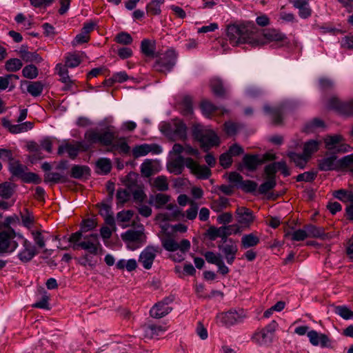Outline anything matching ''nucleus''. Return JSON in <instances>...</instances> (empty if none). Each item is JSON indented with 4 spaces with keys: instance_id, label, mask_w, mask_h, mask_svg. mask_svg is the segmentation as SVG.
Instances as JSON below:
<instances>
[{
    "instance_id": "1",
    "label": "nucleus",
    "mask_w": 353,
    "mask_h": 353,
    "mask_svg": "<svg viewBox=\"0 0 353 353\" xmlns=\"http://www.w3.org/2000/svg\"><path fill=\"white\" fill-rule=\"evenodd\" d=\"M255 26L252 22L229 25L227 28V36L232 46L248 43L257 46L259 41L254 32Z\"/></svg>"
},
{
    "instance_id": "16",
    "label": "nucleus",
    "mask_w": 353,
    "mask_h": 353,
    "mask_svg": "<svg viewBox=\"0 0 353 353\" xmlns=\"http://www.w3.org/2000/svg\"><path fill=\"white\" fill-rule=\"evenodd\" d=\"M19 238L22 240V248L19 252L17 257L22 263H28L30 261L38 252L35 245L30 241L23 236H19Z\"/></svg>"
},
{
    "instance_id": "11",
    "label": "nucleus",
    "mask_w": 353,
    "mask_h": 353,
    "mask_svg": "<svg viewBox=\"0 0 353 353\" xmlns=\"http://www.w3.org/2000/svg\"><path fill=\"white\" fill-rule=\"evenodd\" d=\"M218 248L224 255L227 263L232 265L238 252L236 241L232 239H225L223 243L218 245Z\"/></svg>"
},
{
    "instance_id": "31",
    "label": "nucleus",
    "mask_w": 353,
    "mask_h": 353,
    "mask_svg": "<svg viewBox=\"0 0 353 353\" xmlns=\"http://www.w3.org/2000/svg\"><path fill=\"white\" fill-rule=\"evenodd\" d=\"M155 42L149 39H143L141 43V52L147 57L154 58L155 54Z\"/></svg>"
},
{
    "instance_id": "33",
    "label": "nucleus",
    "mask_w": 353,
    "mask_h": 353,
    "mask_svg": "<svg viewBox=\"0 0 353 353\" xmlns=\"http://www.w3.org/2000/svg\"><path fill=\"white\" fill-rule=\"evenodd\" d=\"M273 336L265 332L263 329L256 333L253 337L252 340L254 343L259 345H267L272 343Z\"/></svg>"
},
{
    "instance_id": "64",
    "label": "nucleus",
    "mask_w": 353,
    "mask_h": 353,
    "mask_svg": "<svg viewBox=\"0 0 353 353\" xmlns=\"http://www.w3.org/2000/svg\"><path fill=\"white\" fill-rule=\"evenodd\" d=\"M334 199H353V192L350 190L340 189L332 192Z\"/></svg>"
},
{
    "instance_id": "23",
    "label": "nucleus",
    "mask_w": 353,
    "mask_h": 353,
    "mask_svg": "<svg viewBox=\"0 0 353 353\" xmlns=\"http://www.w3.org/2000/svg\"><path fill=\"white\" fill-rule=\"evenodd\" d=\"M236 219L242 226L249 227L254 221V217L250 209L241 207L236 209Z\"/></svg>"
},
{
    "instance_id": "53",
    "label": "nucleus",
    "mask_w": 353,
    "mask_h": 353,
    "mask_svg": "<svg viewBox=\"0 0 353 353\" xmlns=\"http://www.w3.org/2000/svg\"><path fill=\"white\" fill-rule=\"evenodd\" d=\"M22 74L25 78L34 79L38 77L39 71L34 65L30 64L23 68Z\"/></svg>"
},
{
    "instance_id": "32",
    "label": "nucleus",
    "mask_w": 353,
    "mask_h": 353,
    "mask_svg": "<svg viewBox=\"0 0 353 353\" xmlns=\"http://www.w3.org/2000/svg\"><path fill=\"white\" fill-rule=\"evenodd\" d=\"M83 53L81 52H70L67 53L65 57V68H75L77 67L82 61V57Z\"/></svg>"
},
{
    "instance_id": "44",
    "label": "nucleus",
    "mask_w": 353,
    "mask_h": 353,
    "mask_svg": "<svg viewBox=\"0 0 353 353\" xmlns=\"http://www.w3.org/2000/svg\"><path fill=\"white\" fill-rule=\"evenodd\" d=\"M79 150V148L78 146L66 143L59 147L58 154H62L64 152H67L70 158L74 159L77 156Z\"/></svg>"
},
{
    "instance_id": "40",
    "label": "nucleus",
    "mask_w": 353,
    "mask_h": 353,
    "mask_svg": "<svg viewBox=\"0 0 353 353\" xmlns=\"http://www.w3.org/2000/svg\"><path fill=\"white\" fill-rule=\"evenodd\" d=\"M259 243V238L252 233L245 234L241 238V247L244 249L256 246Z\"/></svg>"
},
{
    "instance_id": "56",
    "label": "nucleus",
    "mask_w": 353,
    "mask_h": 353,
    "mask_svg": "<svg viewBox=\"0 0 353 353\" xmlns=\"http://www.w3.org/2000/svg\"><path fill=\"white\" fill-rule=\"evenodd\" d=\"M14 20L18 24L22 25V29L23 30H29L32 25V20L28 19L22 13H19L15 17Z\"/></svg>"
},
{
    "instance_id": "20",
    "label": "nucleus",
    "mask_w": 353,
    "mask_h": 353,
    "mask_svg": "<svg viewBox=\"0 0 353 353\" xmlns=\"http://www.w3.org/2000/svg\"><path fill=\"white\" fill-rule=\"evenodd\" d=\"M170 300L168 298L156 303L150 310V316L153 318H161L172 311L169 306Z\"/></svg>"
},
{
    "instance_id": "42",
    "label": "nucleus",
    "mask_w": 353,
    "mask_h": 353,
    "mask_svg": "<svg viewBox=\"0 0 353 353\" xmlns=\"http://www.w3.org/2000/svg\"><path fill=\"white\" fill-rule=\"evenodd\" d=\"M44 85L41 81H30L29 82L27 91L32 97H39L43 90Z\"/></svg>"
},
{
    "instance_id": "38",
    "label": "nucleus",
    "mask_w": 353,
    "mask_h": 353,
    "mask_svg": "<svg viewBox=\"0 0 353 353\" xmlns=\"http://www.w3.org/2000/svg\"><path fill=\"white\" fill-rule=\"evenodd\" d=\"M210 86L213 93L219 97H223L226 92L222 81L219 78H213L210 81Z\"/></svg>"
},
{
    "instance_id": "47",
    "label": "nucleus",
    "mask_w": 353,
    "mask_h": 353,
    "mask_svg": "<svg viewBox=\"0 0 353 353\" xmlns=\"http://www.w3.org/2000/svg\"><path fill=\"white\" fill-rule=\"evenodd\" d=\"M129 79L128 75L125 71H121L114 73L112 77L105 81V84L111 86L114 83H123Z\"/></svg>"
},
{
    "instance_id": "9",
    "label": "nucleus",
    "mask_w": 353,
    "mask_h": 353,
    "mask_svg": "<svg viewBox=\"0 0 353 353\" xmlns=\"http://www.w3.org/2000/svg\"><path fill=\"white\" fill-rule=\"evenodd\" d=\"M218 318L223 325L230 327L243 322L247 318V314L243 309H231L221 313Z\"/></svg>"
},
{
    "instance_id": "30",
    "label": "nucleus",
    "mask_w": 353,
    "mask_h": 353,
    "mask_svg": "<svg viewBox=\"0 0 353 353\" xmlns=\"http://www.w3.org/2000/svg\"><path fill=\"white\" fill-rule=\"evenodd\" d=\"M31 233L34 243L40 248L46 246V241L50 236V234L45 230H33Z\"/></svg>"
},
{
    "instance_id": "27",
    "label": "nucleus",
    "mask_w": 353,
    "mask_h": 353,
    "mask_svg": "<svg viewBox=\"0 0 353 353\" xmlns=\"http://www.w3.org/2000/svg\"><path fill=\"white\" fill-rule=\"evenodd\" d=\"M186 160L182 156H178L168 164V170L170 172L175 174H180L183 169L184 165L186 166Z\"/></svg>"
},
{
    "instance_id": "51",
    "label": "nucleus",
    "mask_w": 353,
    "mask_h": 353,
    "mask_svg": "<svg viewBox=\"0 0 353 353\" xmlns=\"http://www.w3.org/2000/svg\"><path fill=\"white\" fill-rule=\"evenodd\" d=\"M290 159L294 162L296 166L304 168L309 158L305 156L304 154H300L295 152H291L289 154Z\"/></svg>"
},
{
    "instance_id": "6",
    "label": "nucleus",
    "mask_w": 353,
    "mask_h": 353,
    "mask_svg": "<svg viewBox=\"0 0 353 353\" xmlns=\"http://www.w3.org/2000/svg\"><path fill=\"white\" fill-rule=\"evenodd\" d=\"M123 241L127 248L131 250H135L143 246L146 242V236L143 226L137 230L130 229L121 234Z\"/></svg>"
},
{
    "instance_id": "10",
    "label": "nucleus",
    "mask_w": 353,
    "mask_h": 353,
    "mask_svg": "<svg viewBox=\"0 0 353 353\" xmlns=\"http://www.w3.org/2000/svg\"><path fill=\"white\" fill-rule=\"evenodd\" d=\"M228 181L246 192H255L258 190L256 182L250 180L243 181L242 176L236 172L229 174Z\"/></svg>"
},
{
    "instance_id": "24",
    "label": "nucleus",
    "mask_w": 353,
    "mask_h": 353,
    "mask_svg": "<svg viewBox=\"0 0 353 353\" xmlns=\"http://www.w3.org/2000/svg\"><path fill=\"white\" fill-rule=\"evenodd\" d=\"M278 170H280L283 176H288L290 174L285 161H279L270 163L265 167V174L274 175Z\"/></svg>"
},
{
    "instance_id": "13",
    "label": "nucleus",
    "mask_w": 353,
    "mask_h": 353,
    "mask_svg": "<svg viewBox=\"0 0 353 353\" xmlns=\"http://www.w3.org/2000/svg\"><path fill=\"white\" fill-rule=\"evenodd\" d=\"M132 196L133 199H145V194L143 188L137 184L132 183L125 188H120L117 192V199H127Z\"/></svg>"
},
{
    "instance_id": "17",
    "label": "nucleus",
    "mask_w": 353,
    "mask_h": 353,
    "mask_svg": "<svg viewBox=\"0 0 353 353\" xmlns=\"http://www.w3.org/2000/svg\"><path fill=\"white\" fill-rule=\"evenodd\" d=\"M342 140L341 135L327 136L324 139L325 148L332 153L348 152L350 146L341 143Z\"/></svg>"
},
{
    "instance_id": "52",
    "label": "nucleus",
    "mask_w": 353,
    "mask_h": 353,
    "mask_svg": "<svg viewBox=\"0 0 353 353\" xmlns=\"http://www.w3.org/2000/svg\"><path fill=\"white\" fill-rule=\"evenodd\" d=\"M152 185L159 191L167 190L168 188V180L164 176H159L152 181Z\"/></svg>"
},
{
    "instance_id": "57",
    "label": "nucleus",
    "mask_w": 353,
    "mask_h": 353,
    "mask_svg": "<svg viewBox=\"0 0 353 353\" xmlns=\"http://www.w3.org/2000/svg\"><path fill=\"white\" fill-rule=\"evenodd\" d=\"M201 110L206 117H210L213 112L217 110V108L211 102L203 101L201 104Z\"/></svg>"
},
{
    "instance_id": "12",
    "label": "nucleus",
    "mask_w": 353,
    "mask_h": 353,
    "mask_svg": "<svg viewBox=\"0 0 353 353\" xmlns=\"http://www.w3.org/2000/svg\"><path fill=\"white\" fill-rule=\"evenodd\" d=\"M263 39L257 41H259L258 46L264 45L270 42L276 43L279 46H283L287 43V37L285 34L282 33L279 30L268 29L263 31Z\"/></svg>"
},
{
    "instance_id": "34",
    "label": "nucleus",
    "mask_w": 353,
    "mask_h": 353,
    "mask_svg": "<svg viewBox=\"0 0 353 353\" xmlns=\"http://www.w3.org/2000/svg\"><path fill=\"white\" fill-rule=\"evenodd\" d=\"M111 168L112 163L108 158H100L96 162V172L99 174H108Z\"/></svg>"
},
{
    "instance_id": "25",
    "label": "nucleus",
    "mask_w": 353,
    "mask_h": 353,
    "mask_svg": "<svg viewBox=\"0 0 353 353\" xmlns=\"http://www.w3.org/2000/svg\"><path fill=\"white\" fill-rule=\"evenodd\" d=\"M338 97L333 96L329 98L326 103V108L330 110H335L340 114H350L352 112V109H347L345 104H343ZM348 104H346L347 105Z\"/></svg>"
},
{
    "instance_id": "14",
    "label": "nucleus",
    "mask_w": 353,
    "mask_h": 353,
    "mask_svg": "<svg viewBox=\"0 0 353 353\" xmlns=\"http://www.w3.org/2000/svg\"><path fill=\"white\" fill-rule=\"evenodd\" d=\"M78 247L92 255L98 254L99 250L101 248L98 234H91L84 236L83 240L78 243Z\"/></svg>"
},
{
    "instance_id": "37",
    "label": "nucleus",
    "mask_w": 353,
    "mask_h": 353,
    "mask_svg": "<svg viewBox=\"0 0 353 353\" xmlns=\"http://www.w3.org/2000/svg\"><path fill=\"white\" fill-rule=\"evenodd\" d=\"M265 113L269 114L273 122L276 125L281 124L282 122V112L281 108H272L270 106L265 105L263 107Z\"/></svg>"
},
{
    "instance_id": "26",
    "label": "nucleus",
    "mask_w": 353,
    "mask_h": 353,
    "mask_svg": "<svg viewBox=\"0 0 353 353\" xmlns=\"http://www.w3.org/2000/svg\"><path fill=\"white\" fill-rule=\"evenodd\" d=\"M55 69L60 77V81L65 84L63 90H70L72 88L73 81L68 75V70L67 68L61 63H58L56 65Z\"/></svg>"
},
{
    "instance_id": "60",
    "label": "nucleus",
    "mask_w": 353,
    "mask_h": 353,
    "mask_svg": "<svg viewBox=\"0 0 353 353\" xmlns=\"http://www.w3.org/2000/svg\"><path fill=\"white\" fill-rule=\"evenodd\" d=\"M336 313L344 319H353V312L346 306H338L336 308Z\"/></svg>"
},
{
    "instance_id": "49",
    "label": "nucleus",
    "mask_w": 353,
    "mask_h": 353,
    "mask_svg": "<svg viewBox=\"0 0 353 353\" xmlns=\"http://www.w3.org/2000/svg\"><path fill=\"white\" fill-rule=\"evenodd\" d=\"M304 228L307 232V237L321 238L324 235V231L321 228H318L312 224L306 225Z\"/></svg>"
},
{
    "instance_id": "54",
    "label": "nucleus",
    "mask_w": 353,
    "mask_h": 353,
    "mask_svg": "<svg viewBox=\"0 0 353 353\" xmlns=\"http://www.w3.org/2000/svg\"><path fill=\"white\" fill-rule=\"evenodd\" d=\"M229 205L228 200H212L210 207L212 210L216 212L223 211Z\"/></svg>"
},
{
    "instance_id": "4",
    "label": "nucleus",
    "mask_w": 353,
    "mask_h": 353,
    "mask_svg": "<svg viewBox=\"0 0 353 353\" xmlns=\"http://www.w3.org/2000/svg\"><path fill=\"white\" fill-rule=\"evenodd\" d=\"M170 200H133V204L138 210L139 213L144 216L148 217L151 215V206L157 208L168 209L173 210L176 205L168 203Z\"/></svg>"
},
{
    "instance_id": "45",
    "label": "nucleus",
    "mask_w": 353,
    "mask_h": 353,
    "mask_svg": "<svg viewBox=\"0 0 353 353\" xmlns=\"http://www.w3.org/2000/svg\"><path fill=\"white\" fill-rule=\"evenodd\" d=\"M336 157L331 156L329 157L323 158L319 161V168L321 170L327 171L335 169L336 163H335Z\"/></svg>"
},
{
    "instance_id": "21",
    "label": "nucleus",
    "mask_w": 353,
    "mask_h": 353,
    "mask_svg": "<svg viewBox=\"0 0 353 353\" xmlns=\"http://www.w3.org/2000/svg\"><path fill=\"white\" fill-rule=\"evenodd\" d=\"M307 337L311 344L314 346L320 345L321 347H331L330 339L324 334H319L315 330H311L307 332Z\"/></svg>"
},
{
    "instance_id": "48",
    "label": "nucleus",
    "mask_w": 353,
    "mask_h": 353,
    "mask_svg": "<svg viewBox=\"0 0 353 353\" xmlns=\"http://www.w3.org/2000/svg\"><path fill=\"white\" fill-rule=\"evenodd\" d=\"M90 168L86 165H74L71 169V176L79 179L90 174Z\"/></svg>"
},
{
    "instance_id": "46",
    "label": "nucleus",
    "mask_w": 353,
    "mask_h": 353,
    "mask_svg": "<svg viewBox=\"0 0 353 353\" xmlns=\"http://www.w3.org/2000/svg\"><path fill=\"white\" fill-rule=\"evenodd\" d=\"M320 143L321 141L316 140H310L305 142L303 146L305 156L310 159L311 155L318 150Z\"/></svg>"
},
{
    "instance_id": "28",
    "label": "nucleus",
    "mask_w": 353,
    "mask_h": 353,
    "mask_svg": "<svg viewBox=\"0 0 353 353\" xmlns=\"http://www.w3.org/2000/svg\"><path fill=\"white\" fill-rule=\"evenodd\" d=\"M96 206L98 210L99 214L103 216L105 219V221L109 224L114 222L112 208L110 204L104 201H102L101 203H97Z\"/></svg>"
},
{
    "instance_id": "50",
    "label": "nucleus",
    "mask_w": 353,
    "mask_h": 353,
    "mask_svg": "<svg viewBox=\"0 0 353 353\" xmlns=\"http://www.w3.org/2000/svg\"><path fill=\"white\" fill-rule=\"evenodd\" d=\"M23 66V63L19 59L12 58L7 60L5 63V68L8 72H17Z\"/></svg>"
},
{
    "instance_id": "63",
    "label": "nucleus",
    "mask_w": 353,
    "mask_h": 353,
    "mask_svg": "<svg viewBox=\"0 0 353 353\" xmlns=\"http://www.w3.org/2000/svg\"><path fill=\"white\" fill-rule=\"evenodd\" d=\"M204 256L208 263L216 265L222 260V257L220 254L211 251L206 252Z\"/></svg>"
},
{
    "instance_id": "35",
    "label": "nucleus",
    "mask_w": 353,
    "mask_h": 353,
    "mask_svg": "<svg viewBox=\"0 0 353 353\" xmlns=\"http://www.w3.org/2000/svg\"><path fill=\"white\" fill-rule=\"evenodd\" d=\"M8 169L12 176L21 178L24 172L28 170L27 167L21 164L19 161L14 159L9 165Z\"/></svg>"
},
{
    "instance_id": "18",
    "label": "nucleus",
    "mask_w": 353,
    "mask_h": 353,
    "mask_svg": "<svg viewBox=\"0 0 353 353\" xmlns=\"http://www.w3.org/2000/svg\"><path fill=\"white\" fill-rule=\"evenodd\" d=\"M186 167L189 168L192 174L200 179H207L211 175V170L205 165L197 163L191 158H187Z\"/></svg>"
},
{
    "instance_id": "59",
    "label": "nucleus",
    "mask_w": 353,
    "mask_h": 353,
    "mask_svg": "<svg viewBox=\"0 0 353 353\" xmlns=\"http://www.w3.org/2000/svg\"><path fill=\"white\" fill-rule=\"evenodd\" d=\"M115 41L117 43L123 44V45H130L132 43L133 39L131 35L125 32H122L119 33L116 38Z\"/></svg>"
},
{
    "instance_id": "55",
    "label": "nucleus",
    "mask_w": 353,
    "mask_h": 353,
    "mask_svg": "<svg viewBox=\"0 0 353 353\" xmlns=\"http://www.w3.org/2000/svg\"><path fill=\"white\" fill-rule=\"evenodd\" d=\"M225 228L224 226H221L219 228H212L210 229V234L212 239H214L216 237H220L221 239V243L225 239H228L226 238V234L225 233Z\"/></svg>"
},
{
    "instance_id": "22",
    "label": "nucleus",
    "mask_w": 353,
    "mask_h": 353,
    "mask_svg": "<svg viewBox=\"0 0 353 353\" xmlns=\"http://www.w3.org/2000/svg\"><path fill=\"white\" fill-rule=\"evenodd\" d=\"M170 131L174 140L185 141L187 138V127L185 124L180 120L174 121L170 128Z\"/></svg>"
},
{
    "instance_id": "62",
    "label": "nucleus",
    "mask_w": 353,
    "mask_h": 353,
    "mask_svg": "<svg viewBox=\"0 0 353 353\" xmlns=\"http://www.w3.org/2000/svg\"><path fill=\"white\" fill-rule=\"evenodd\" d=\"M20 179L25 183H39L41 181V179L37 174L33 172H28L26 170Z\"/></svg>"
},
{
    "instance_id": "8",
    "label": "nucleus",
    "mask_w": 353,
    "mask_h": 353,
    "mask_svg": "<svg viewBox=\"0 0 353 353\" xmlns=\"http://www.w3.org/2000/svg\"><path fill=\"white\" fill-rule=\"evenodd\" d=\"M16 234L12 228H7L0 232V254L12 253L18 247V243L14 240Z\"/></svg>"
},
{
    "instance_id": "41",
    "label": "nucleus",
    "mask_w": 353,
    "mask_h": 353,
    "mask_svg": "<svg viewBox=\"0 0 353 353\" xmlns=\"http://www.w3.org/2000/svg\"><path fill=\"white\" fill-rule=\"evenodd\" d=\"M266 181L258 188L257 192L260 194H265L276 185L275 176L274 175L265 174Z\"/></svg>"
},
{
    "instance_id": "61",
    "label": "nucleus",
    "mask_w": 353,
    "mask_h": 353,
    "mask_svg": "<svg viewBox=\"0 0 353 353\" xmlns=\"http://www.w3.org/2000/svg\"><path fill=\"white\" fill-rule=\"evenodd\" d=\"M190 208L185 211V216L189 220L194 219L198 214L199 207L196 203L190 200Z\"/></svg>"
},
{
    "instance_id": "36",
    "label": "nucleus",
    "mask_w": 353,
    "mask_h": 353,
    "mask_svg": "<svg viewBox=\"0 0 353 353\" xmlns=\"http://www.w3.org/2000/svg\"><path fill=\"white\" fill-rule=\"evenodd\" d=\"M16 190V185L11 182H4L0 184V196L8 199L13 196Z\"/></svg>"
},
{
    "instance_id": "3",
    "label": "nucleus",
    "mask_w": 353,
    "mask_h": 353,
    "mask_svg": "<svg viewBox=\"0 0 353 353\" xmlns=\"http://www.w3.org/2000/svg\"><path fill=\"white\" fill-rule=\"evenodd\" d=\"M192 134L204 151H208L210 148L219 145V138L211 130L198 125L194 128Z\"/></svg>"
},
{
    "instance_id": "29",
    "label": "nucleus",
    "mask_w": 353,
    "mask_h": 353,
    "mask_svg": "<svg viewBox=\"0 0 353 353\" xmlns=\"http://www.w3.org/2000/svg\"><path fill=\"white\" fill-rule=\"evenodd\" d=\"M109 150L111 152L118 151L120 153L128 154L130 152V147L124 137L117 138L115 137L114 141Z\"/></svg>"
},
{
    "instance_id": "58",
    "label": "nucleus",
    "mask_w": 353,
    "mask_h": 353,
    "mask_svg": "<svg viewBox=\"0 0 353 353\" xmlns=\"http://www.w3.org/2000/svg\"><path fill=\"white\" fill-rule=\"evenodd\" d=\"M148 330L151 336L153 337L164 333L167 330V327L163 325H150Z\"/></svg>"
},
{
    "instance_id": "39",
    "label": "nucleus",
    "mask_w": 353,
    "mask_h": 353,
    "mask_svg": "<svg viewBox=\"0 0 353 353\" xmlns=\"http://www.w3.org/2000/svg\"><path fill=\"white\" fill-rule=\"evenodd\" d=\"M12 79L18 80L19 77L12 74L0 77V90H5L8 88L9 90H13L15 85L12 83Z\"/></svg>"
},
{
    "instance_id": "43",
    "label": "nucleus",
    "mask_w": 353,
    "mask_h": 353,
    "mask_svg": "<svg viewBox=\"0 0 353 353\" xmlns=\"http://www.w3.org/2000/svg\"><path fill=\"white\" fill-rule=\"evenodd\" d=\"M243 161L246 168L250 171L255 170L257 166L261 163L258 156L249 154L244 156Z\"/></svg>"
},
{
    "instance_id": "5",
    "label": "nucleus",
    "mask_w": 353,
    "mask_h": 353,
    "mask_svg": "<svg viewBox=\"0 0 353 353\" xmlns=\"http://www.w3.org/2000/svg\"><path fill=\"white\" fill-rule=\"evenodd\" d=\"M115 133L107 128L100 131L97 130H89L85 134V139L90 143H99L103 146L111 148L114 141Z\"/></svg>"
},
{
    "instance_id": "19",
    "label": "nucleus",
    "mask_w": 353,
    "mask_h": 353,
    "mask_svg": "<svg viewBox=\"0 0 353 353\" xmlns=\"http://www.w3.org/2000/svg\"><path fill=\"white\" fill-rule=\"evenodd\" d=\"M132 152L133 157L134 158H138L145 156L149 152H152L153 154H160L162 152V148L157 144L144 143L136 145L134 148H133Z\"/></svg>"
},
{
    "instance_id": "2",
    "label": "nucleus",
    "mask_w": 353,
    "mask_h": 353,
    "mask_svg": "<svg viewBox=\"0 0 353 353\" xmlns=\"http://www.w3.org/2000/svg\"><path fill=\"white\" fill-rule=\"evenodd\" d=\"M161 241L165 250L174 252L170 255V258L176 262H181L184 259L185 254L189 251L191 245L188 239H183L178 243L173 236L168 234L162 237Z\"/></svg>"
},
{
    "instance_id": "15",
    "label": "nucleus",
    "mask_w": 353,
    "mask_h": 353,
    "mask_svg": "<svg viewBox=\"0 0 353 353\" xmlns=\"http://www.w3.org/2000/svg\"><path fill=\"white\" fill-rule=\"evenodd\" d=\"M160 252L161 249L159 246L148 245L141 252L139 261L145 269L150 270L157 254Z\"/></svg>"
},
{
    "instance_id": "7",
    "label": "nucleus",
    "mask_w": 353,
    "mask_h": 353,
    "mask_svg": "<svg viewBox=\"0 0 353 353\" xmlns=\"http://www.w3.org/2000/svg\"><path fill=\"white\" fill-rule=\"evenodd\" d=\"M176 58L177 54L175 50L169 49L157 58L153 68L157 72L166 74L175 65Z\"/></svg>"
}]
</instances>
